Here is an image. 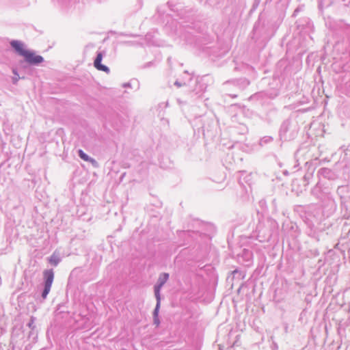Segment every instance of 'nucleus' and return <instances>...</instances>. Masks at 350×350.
I'll list each match as a JSON object with an SVG mask.
<instances>
[{"instance_id": "f257e3e1", "label": "nucleus", "mask_w": 350, "mask_h": 350, "mask_svg": "<svg viewBox=\"0 0 350 350\" xmlns=\"http://www.w3.org/2000/svg\"><path fill=\"white\" fill-rule=\"evenodd\" d=\"M44 277L45 280V284H44V289L42 292V297L45 299L50 292L53 278H54V273L53 270H46L44 271Z\"/></svg>"}, {"instance_id": "0eeeda50", "label": "nucleus", "mask_w": 350, "mask_h": 350, "mask_svg": "<svg viewBox=\"0 0 350 350\" xmlns=\"http://www.w3.org/2000/svg\"><path fill=\"white\" fill-rule=\"evenodd\" d=\"M59 258L57 256H56L55 254H53L50 259H49V262L51 264L53 265H57L59 262Z\"/></svg>"}, {"instance_id": "423d86ee", "label": "nucleus", "mask_w": 350, "mask_h": 350, "mask_svg": "<svg viewBox=\"0 0 350 350\" xmlns=\"http://www.w3.org/2000/svg\"><path fill=\"white\" fill-rule=\"evenodd\" d=\"M79 157H80L83 160H84V161H93L92 159H90L89 158V157H88L85 153H84V152H83V150H79Z\"/></svg>"}, {"instance_id": "7ed1b4c3", "label": "nucleus", "mask_w": 350, "mask_h": 350, "mask_svg": "<svg viewBox=\"0 0 350 350\" xmlns=\"http://www.w3.org/2000/svg\"><path fill=\"white\" fill-rule=\"evenodd\" d=\"M169 278L168 273H162L160 275L158 284L154 286V294L155 297L159 298V295H160V290L163 285L167 281Z\"/></svg>"}, {"instance_id": "39448f33", "label": "nucleus", "mask_w": 350, "mask_h": 350, "mask_svg": "<svg viewBox=\"0 0 350 350\" xmlns=\"http://www.w3.org/2000/svg\"><path fill=\"white\" fill-rule=\"evenodd\" d=\"M11 46L14 50L21 56L23 57L24 54L27 52V49L25 48L24 44L18 40H13L10 43Z\"/></svg>"}, {"instance_id": "1a4fd4ad", "label": "nucleus", "mask_w": 350, "mask_h": 350, "mask_svg": "<svg viewBox=\"0 0 350 350\" xmlns=\"http://www.w3.org/2000/svg\"><path fill=\"white\" fill-rule=\"evenodd\" d=\"M154 325L158 327L160 324V321H159V317H154Z\"/></svg>"}, {"instance_id": "6e6552de", "label": "nucleus", "mask_w": 350, "mask_h": 350, "mask_svg": "<svg viewBox=\"0 0 350 350\" xmlns=\"http://www.w3.org/2000/svg\"><path fill=\"white\" fill-rule=\"evenodd\" d=\"M157 299V306L154 311V317H157L159 314V309L160 307V302H161V297L159 295V298L156 297Z\"/></svg>"}, {"instance_id": "f03ea898", "label": "nucleus", "mask_w": 350, "mask_h": 350, "mask_svg": "<svg viewBox=\"0 0 350 350\" xmlns=\"http://www.w3.org/2000/svg\"><path fill=\"white\" fill-rule=\"evenodd\" d=\"M23 57L25 61L31 64H38L43 62V57L36 55L34 52L27 50Z\"/></svg>"}, {"instance_id": "20e7f679", "label": "nucleus", "mask_w": 350, "mask_h": 350, "mask_svg": "<svg viewBox=\"0 0 350 350\" xmlns=\"http://www.w3.org/2000/svg\"><path fill=\"white\" fill-rule=\"evenodd\" d=\"M102 59H103L102 53H98V55L94 60V66L97 70H101V71H103V72H105L107 73L109 72V69L108 68L107 66L103 65L101 64Z\"/></svg>"}]
</instances>
